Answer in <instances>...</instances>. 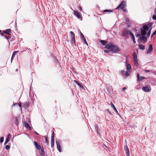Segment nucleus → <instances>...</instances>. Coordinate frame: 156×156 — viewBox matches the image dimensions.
<instances>
[{"mask_svg": "<svg viewBox=\"0 0 156 156\" xmlns=\"http://www.w3.org/2000/svg\"><path fill=\"white\" fill-rule=\"evenodd\" d=\"M100 42L102 45H106L105 48L106 49H118L117 46L115 45L112 42L107 44L108 41L106 40H101Z\"/></svg>", "mask_w": 156, "mask_h": 156, "instance_id": "1", "label": "nucleus"}, {"mask_svg": "<svg viewBox=\"0 0 156 156\" xmlns=\"http://www.w3.org/2000/svg\"><path fill=\"white\" fill-rule=\"evenodd\" d=\"M120 50V49H105L104 51L106 53L112 54L117 53Z\"/></svg>", "mask_w": 156, "mask_h": 156, "instance_id": "2", "label": "nucleus"}, {"mask_svg": "<svg viewBox=\"0 0 156 156\" xmlns=\"http://www.w3.org/2000/svg\"><path fill=\"white\" fill-rule=\"evenodd\" d=\"M70 36L71 37V43L72 44L74 45L75 44V34L73 32L71 31L70 32Z\"/></svg>", "mask_w": 156, "mask_h": 156, "instance_id": "3", "label": "nucleus"}, {"mask_svg": "<svg viewBox=\"0 0 156 156\" xmlns=\"http://www.w3.org/2000/svg\"><path fill=\"white\" fill-rule=\"evenodd\" d=\"M131 30H128L126 28H124L122 31V35L126 38L128 37V34H129V31Z\"/></svg>", "mask_w": 156, "mask_h": 156, "instance_id": "4", "label": "nucleus"}, {"mask_svg": "<svg viewBox=\"0 0 156 156\" xmlns=\"http://www.w3.org/2000/svg\"><path fill=\"white\" fill-rule=\"evenodd\" d=\"M126 2L123 1L122 2L120 3V4L116 8V9H119V8H120L121 9L124 10L125 11V10L124 9L126 7Z\"/></svg>", "mask_w": 156, "mask_h": 156, "instance_id": "5", "label": "nucleus"}, {"mask_svg": "<svg viewBox=\"0 0 156 156\" xmlns=\"http://www.w3.org/2000/svg\"><path fill=\"white\" fill-rule=\"evenodd\" d=\"M143 90L145 92H148L151 91V89L150 86L147 85L142 88Z\"/></svg>", "mask_w": 156, "mask_h": 156, "instance_id": "6", "label": "nucleus"}, {"mask_svg": "<svg viewBox=\"0 0 156 156\" xmlns=\"http://www.w3.org/2000/svg\"><path fill=\"white\" fill-rule=\"evenodd\" d=\"M56 144L57 148L58 151L61 152V151L60 144L61 143V141L60 140L57 141L56 140Z\"/></svg>", "mask_w": 156, "mask_h": 156, "instance_id": "7", "label": "nucleus"}, {"mask_svg": "<svg viewBox=\"0 0 156 156\" xmlns=\"http://www.w3.org/2000/svg\"><path fill=\"white\" fill-rule=\"evenodd\" d=\"M54 133L53 132V133L51 136V147L52 148H53L54 146Z\"/></svg>", "mask_w": 156, "mask_h": 156, "instance_id": "8", "label": "nucleus"}, {"mask_svg": "<svg viewBox=\"0 0 156 156\" xmlns=\"http://www.w3.org/2000/svg\"><path fill=\"white\" fill-rule=\"evenodd\" d=\"M124 149L125 151V153L127 156H129V152L128 147L127 145L124 147Z\"/></svg>", "mask_w": 156, "mask_h": 156, "instance_id": "9", "label": "nucleus"}, {"mask_svg": "<svg viewBox=\"0 0 156 156\" xmlns=\"http://www.w3.org/2000/svg\"><path fill=\"white\" fill-rule=\"evenodd\" d=\"M74 14L75 16H76L78 19L81 18V15L80 13L78 11H74Z\"/></svg>", "mask_w": 156, "mask_h": 156, "instance_id": "10", "label": "nucleus"}, {"mask_svg": "<svg viewBox=\"0 0 156 156\" xmlns=\"http://www.w3.org/2000/svg\"><path fill=\"white\" fill-rule=\"evenodd\" d=\"M137 80L139 81L145 79V77L144 76H140L138 73H137Z\"/></svg>", "mask_w": 156, "mask_h": 156, "instance_id": "11", "label": "nucleus"}, {"mask_svg": "<svg viewBox=\"0 0 156 156\" xmlns=\"http://www.w3.org/2000/svg\"><path fill=\"white\" fill-rule=\"evenodd\" d=\"M121 73L123 75H126L127 76H129L130 74L128 72L124 70H122Z\"/></svg>", "mask_w": 156, "mask_h": 156, "instance_id": "12", "label": "nucleus"}, {"mask_svg": "<svg viewBox=\"0 0 156 156\" xmlns=\"http://www.w3.org/2000/svg\"><path fill=\"white\" fill-rule=\"evenodd\" d=\"M34 144L35 147H36V148L38 150H40V149L41 148V146L39 145L37 142L36 141H34Z\"/></svg>", "mask_w": 156, "mask_h": 156, "instance_id": "13", "label": "nucleus"}, {"mask_svg": "<svg viewBox=\"0 0 156 156\" xmlns=\"http://www.w3.org/2000/svg\"><path fill=\"white\" fill-rule=\"evenodd\" d=\"M19 51H14L13 52V53H12V57H11V62L12 63V60L14 58V57L15 56V55H16V54Z\"/></svg>", "mask_w": 156, "mask_h": 156, "instance_id": "14", "label": "nucleus"}, {"mask_svg": "<svg viewBox=\"0 0 156 156\" xmlns=\"http://www.w3.org/2000/svg\"><path fill=\"white\" fill-rule=\"evenodd\" d=\"M126 69L128 71L130 72H131V65L129 64H126Z\"/></svg>", "mask_w": 156, "mask_h": 156, "instance_id": "15", "label": "nucleus"}, {"mask_svg": "<svg viewBox=\"0 0 156 156\" xmlns=\"http://www.w3.org/2000/svg\"><path fill=\"white\" fill-rule=\"evenodd\" d=\"M11 30L10 29L6 30H5L3 31V32L4 33L7 34L9 35H10L11 34L10 33L11 32Z\"/></svg>", "mask_w": 156, "mask_h": 156, "instance_id": "16", "label": "nucleus"}, {"mask_svg": "<svg viewBox=\"0 0 156 156\" xmlns=\"http://www.w3.org/2000/svg\"><path fill=\"white\" fill-rule=\"evenodd\" d=\"M133 55L134 60H138L137 54L135 51H134Z\"/></svg>", "mask_w": 156, "mask_h": 156, "instance_id": "17", "label": "nucleus"}, {"mask_svg": "<svg viewBox=\"0 0 156 156\" xmlns=\"http://www.w3.org/2000/svg\"><path fill=\"white\" fill-rule=\"evenodd\" d=\"M140 40L142 41L145 42L147 41V38L145 36H142L140 37Z\"/></svg>", "mask_w": 156, "mask_h": 156, "instance_id": "18", "label": "nucleus"}, {"mask_svg": "<svg viewBox=\"0 0 156 156\" xmlns=\"http://www.w3.org/2000/svg\"><path fill=\"white\" fill-rule=\"evenodd\" d=\"M25 127L27 129H29L30 130L32 129L31 128L30 126L28 123H26L25 122Z\"/></svg>", "mask_w": 156, "mask_h": 156, "instance_id": "19", "label": "nucleus"}, {"mask_svg": "<svg viewBox=\"0 0 156 156\" xmlns=\"http://www.w3.org/2000/svg\"><path fill=\"white\" fill-rule=\"evenodd\" d=\"M129 34L132 37V40H133L134 42H135V37L134 36L133 34V33L131 31H129Z\"/></svg>", "mask_w": 156, "mask_h": 156, "instance_id": "20", "label": "nucleus"}, {"mask_svg": "<svg viewBox=\"0 0 156 156\" xmlns=\"http://www.w3.org/2000/svg\"><path fill=\"white\" fill-rule=\"evenodd\" d=\"M41 152H40V154L41 156H44L45 153L44 152V149L43 148H41Z\"/></svg>", "mask_w": 156, "mask_h": 156, "instance_id": "21", "label": "nucleus"}, {"mask_svg": "<svg viewBox=\"0 0 156 156\" xmlns=\"http://www.w3.org/2000/svg\"><path fill=\"white\" fill-rule=\"evenodd\" d=\"M111 104L112 107L114 109L115 111V112L116 113H117L118 114H119V113H118V111L116 109V108L115 107V106L114 105V104L112 103H111Z\"/></svg>", "mask_w": 156, "mask_h": 156, "instance_id": "22", "label": "nucleus"}, {"mask_svg": "<svg viewBox=\"0 0 156 156\" xmlns=\"http://www.w3.org/2000/svg\"><path fill=\"white\" fill-rule=\"evenodd\" d=\"M146 31L143 30L142 28H141V34L143 36H144L146 34Z\"/></svg>", "mask_w": 156, "mask_h": 156, "instance_id": "23", "label": "nucleus"}, {"mask_svg": "<svg viewBox=\"0 0 156 156\" xmlns=\"http://www.w3.org/2000/svg\"><path fill=\"white\" fill-rule=\"evenodd\" d=\"M143 30L147 31L148 30V27L147 25H144L143 27Z\"/></svg>", "mask_w": 156, "mask_h": 156, "instance_id": "24", "label": "nucleus"}, {"mask_svg": "<svg viewBox=\"0 0 156 156\" xmlns=\"http://www.w3.org/2000/svg\"><path fill=\"white\" fill-rule=\"evenodd\" d=\"M15 124L16 125L18 126L19 124V121L17 117L15 118Z\"/></svg>", "mask_w": 156, "mask_h": 156, "instance_id": "25", "label": "nucleus"}, {"mask_svg": "<svg viewBox=\"0 0 156 156\" xmlns=\"http://www.w3.org/2000/svg\"><path fill=\"white\" fill-rule=\"evenodd\" d=\"M24 106L25 108H28L29 106V102L28 101H26L24 103Z\"/></svg>", "mask_w": 156, "mask_h": 156, "instance_id": "26", "label": "nucleus"}, {"mask_svg": "<svg viewBox=\"0 0 156 156\" xmlns=\"http://www.w3.org/2000/svg\"><path fill=\"white\" fill-rule=\"evenodd\" d=\"M138 45L140 49H145V46L143 44H139Z\"/></svg>", "mask_w": 156, "mask_h": 156, "instance_id": "27", "label": "nucleus"}, {"mask_svg": "<svg viewBox=\"0 0 156 156\" xmlns=\"http://www.w3.org/2000/svg\"><path fill=\"white\" fill-rule=\"evenodd\" d=\"M52 55L53 56V59L54 60V61L56 63L58 62V60L57 59V58L55 56H54L53 55Z\"/></svg>", "mask_w": 156, "mask_h": 156, "instance_id": "28", "label": "nucleus"}, {"mask_svg": "<svg viewBox=\"0 0 156 156\" xmlns=\"http://www.w3.org/2000/svg\"><path fill=\"white\" fill-rule=\"evenodd\" d=\"M134 65L135 66H137L138 65L139 63L138 62V60H134Z\"/></svg>", "mask_w": 156, "mask_h": 156, "instance_id": "29", "label": "nucleus"}, {"mask_svg": "<svg viewBox=\"0 0 156 156\" xmlns=\"http://www.w3.org/2000/svg\"><path fill=\"white\" fill-rule=\"evenodd\" d=\"M112 12V11L110 10H108V9H105L103 10V12L104 13L106 12Z\"/></svg>", "mask_w": 156, "mask_h": 156, "instance_id": "30", "label": "nucleus"}, {"mask_svg": "<svg viewBox=\"0 0 156 156\" xmlns=\"http://www.w3.org/2000/svg\"><path fill=\"white\" fill-rule=\"evenodd\" d=\"M77 85L79 86L80 88H82V89H83L84 88V87H83V85H82L81 83H78Z\"/></svg>", "mask_w": 156, "mask_h": 156, "instance_id": "31", "label": "nucleus"}, {"mask_svg": "<svg viewBox=\"0 0 156 156\" xmlns=\"http://www.w3.org/2000/svg\"><path fill=\"white\" fill-rule=\"evenodd\" d=\"M152 50L153 49H148V50L147 51V54H148L151 53L152 52Z\"/></svg>", "mask_w": 156, "mask_h": 156, "instance_id": "32", "label": "nucleus"}, {"mask_svg": "<svg viewBox=\"0 0 156 156\" xmlns=\"http://www.w3.org/2000/svg\"><path fill=\"white\" fill-rule=\"evenodd\" d=\"M80 35H81V38H82L83 40L84 39H85L83 35V34L81 32H80Z\"/></svg>", "mask_w": 156, "mask_h": 156, "instance_id": "33", "label": "nucleus"}, {"mask_svg": "<svg viewBox=\"0 0 156 156\" xmlns=\"http://www.w3.org/2000/svg\"><path fill=\"white\" fill-rule=\"evenodd\" d=\"M11 136L10 134H8L7 135V136L6 139H8L9 140V139L11 138Z\"/></svg>", "mask_w": 156, "mask_h": 156, "instance_id": "34", "label": "nucleus"}, {"mask_svg": "<svg viewBox=\"0 0 156 156\" xmlns=\"http://www.w3.org/2000/svg\"><path fill=\"white\" fill-rule=\"evenodd\" d=\"M45 142L46 143H47V144H48L49 143L48 141V139L46 136H45Z\"/></svg>", "mask_w": 156, "mask_h": 156, "instance_id": "35", "label": "nucleus"}, {"mask_svg": "<svg viewBox=\"0 0 156 156\" xmlns=\"http://www.w3.org/2000/svg\"><path fill=\"white\" fill-rule=\"evenodd\" d=\"M4 137H1L0 138V143H2L3 142Z\"/></svg>", "mask_w": 156, "mask_h": 156, "instance_id": "36", "label": "nucleus"}, {"mask_svg": "<svg viewBox=\"0 0 156 156\" xmlns=\"http://www.w3.org/2000/svg\"><path fill=\"white\" fill-rule=\"evenodd\" d=\"M152 19L155 20H156V14H154L152 16Z\"/></svg>", "mask_w": 156, "mask_h": 156, "instance_id": "37", "label": "nucleus"}, {"mask_svg": "<svg viewBox=\"0 0 156 156\" xmlns=\"http://www.w3.org/2000/svg\"><path fill=\"white\" fill-rule=\"evenodd\" d=\"M10 146L8 145H6L5 146V148L6 150H9L10 148Z\"/></svg>", "mask_w": 156, "mask_h": 156, "instance_id": "38", "label": "nucleus"}, {"mask_svg": "<svg viewBox=\"0 0 156 156\" xmlns=\"http://www.w3.org/2000/svg\"><path fill=\"white\" fill-rule=\"evenodd\" d=\"M9 140L6 139L4 143V144L6 145L8 143V142H9Z\"/></svg>", "mask_w": 156, "mask_h": 156, "instance_id": "39", "label": "nucleus"}, {"mask_svg": "<svg viewBox=\"0 0 156 156\" xmlns=\"http://www.w3.org/2000/svg\"><path fill=\"white\" fill-rule=\"evenodd\" d=\"M155 34H156V30L155 31H154L153 33V34H152L151 36V37H153V36L154 35H155Z\"/></svg>", "mask_w": 156, "mask_h": 156, "instance_id": "40", "label": "nucleus"}, {"mask_svg": "<svg viewBox=\"0 0 156 156\" xmlns=\"http://www.w3.org/2000/svg\"><path fill=\"white\" fill-rule=\"evenodd\" d=\"M151 30H150L148 32V33H147V37H149L150 35V34H151Z\"/></svg>", "mask_w": 156, "mask_h": 156, "instance_id": "41", "label": "nucleus"}, {"mask_svg": "<svg viewBox=\"0 0 156 156\" xmlns=\"http://www.w3.org/2000/svg\"><path fill=\"white\" fill-rule=\"evenodd\" d=\"M95 129H97V130H98L99 129V128L98 127V126L96 124L95 126Z\"/></svg>", "mask_w": 156, "mask_h": 156, "instance_id": "42", "label": "nucleus"}, {"mask_svg": "<svg viewBox=\"0 0 156 156\" xmlns=\"http://www.w3.org/2000/svg\"><path fill=\"white\" fill-rule=\"evenodd\" d=\"M148 49H153V47L152 44H150L149 45Z\"/></svg>", "mask_w": 156, "mask_h": 156, "instance_id": "43", "label": "nucleus"}, {"mask_svg": "<svg viewBox=\"0 0 156 156\" xmlns=\"http://www.w3.org/2000/svg\"><path fill=\"white\" fill-rule=\"evenodd\" d=\"M144 71L146 73H148L151 72L150 70H148L147 69H145L144 70Z\"/></svg>", "mask_w": 156, "mask_h": 156, "instance_id": "44", "label": "nucleus"}, {"mask_svg": "<svg viewBox=\"0 0 156 156\" xmlns=\"http://www.w3.org/2000/svg\"><path fill=\"white\" fill-rule=\"evenodd\" d=\"M83 41H84V43L87 45H88V44L86 41V39H84L83 40Z\"/></svg>", "mask_w": 156, "mask_h": 156, "instance_id": "45", "label": "nucleus"}, {"mask_svg": "<svg viewBox=\"0 0 156 156\" xmlns=\"http://www.w3.org/2000/svg\"><path fill=\"white\" fill-rule=\"evenodd\" d=\"M126 22H128L129 21V20L128 18H126Z\"/></svg>", "mask_w": 156, "mask_h": 156, "instance_id": "46", "label": "nucleus"}, {"mask_svg": "<svg viewBox=\"0 0 156 156\" xmlns=\"http://www.w3.org/2000/svg\"><path fill=\"white\" fill-rule=\"evenodd\" d=\"M148 25L150 27H151L152 25V23H149L148 24Z\"/></svg>", "mask_w": 156, "mask_h": 156, "instance_id": "47", "label": "nucleus"}, {"mask_svg": "<svg viewBox=\"0 0 156 156\" xmlns=\"http://www.w3.org/2000/svg\"><path fill=\"white\" fill-rule=\"evenodd\" d=\"M34 133L35 134H36L37 135H39V134L37 133V132H36V131H34Z\"/></svg>", "mask_w": 156, "mask_h": 156, "instance_id": "48", "label": "nucleus"}, {"mask_svg": "<svg viewBox=\"0 0 156 156\" xmlns=\"http://www.w3.org/2000/svg\"><path fill=\"white\" fill-rule=\"evenodd\" d=\"M106 111L110 114H111V112H110V111H109V110L108 109H106Z\"/></svg>", "mask_w": 156, "mask_h": 156, "instance_id": "49", "label": "nucleus"}, {"mask_svg": "<svg viewBox=\"0 0 156 156\" xmlns=\"http://www.w3.org/2000/svg\"><path fill=\"white\" fill-rule=\"evenodd\" d=\"M18 105L19 106V107H20L21 108V104L20 103H19L18 104Z\"/></svg>", "mask_w": 156, "mask_h": 156, "instance_id": "50", "label": "nucleus"}, {"mask_svg": "<svg viewBox=\"0 0 156 156\" xmlns=\"http://www.w3.org/2000/svg\"><path fill=\"white\" fill-rule=\"evenodd\" d=\"M80 10V11H82V7L81 6H79V8Z\"/></svg>", "mask_w": 156, "mask_h": 156, "instance_id": "51", "label": "nucleus"}, {"mask_svg": "<svg viewBox=\"0 0 156 156\" xmlns=\"http://www.w3.org/2000/svg\"><path fill=\"white\" fill-rule=\"evenodd\" d=\"M126 89V87H123L122 89V91H124Z\"/></svg>", "mask_w": 156, "mask_h": 156, "instance_id": "52", "label": "nucleus"}, {"mask_svg": "<svg viewBox=\"0 0 156 156\" xmlns=\"http://www.w3.org/2000/svg\"><path fill=\"white\" fill-rule=\"evenodd\" d=\"M4 36L5 37V38H6L7 39H8L9 38V36H6L5 35Z\"/></svg>", "mask_w": 156, "mask_h": 156, "instance_id": "53", "label": "nucleus"}, {"mask_svg": "<svg viewBox=\"0 0 156 156\" xmlns=\"http://www.w3.org/2000/svg\"><path fill=\"white\" fill-rule=\"evenodd\" d=\"M74 81L75 82V83H76L77 84L78 83H79V82L78 81H77V80H75Z\"/></svg>", "mask_w": 156, "mask_h": 156, "instance_id": "54", "label": "nucleus"}, {"mask_svg": "<svg viewBox=\"0 0 156 156\" xmlns=\"http://www.w3.org/2000/svg\"><path fill=\"white\" fill-rule=\"evenodd\" d=\"M0 33L1 34V35H2V36H5L3 33H1H1Z\"/></svg>", "mask_w": 156, "mask_h": 156, "instance_id": "55", "label": "nucleus"}, {"mask_svg": "<svg viewBox=\"0 0 156 156\" xmlns=\"http://www.w3.org/2000/svg\"><path fill=\"white\" fill-rule=\"evenodd\" d=\"M124 56L125 57H126V58H127V56H126V54H124Z\"/></svg>", "mask_w": 156, "mask_h": 156, "instance_id": "56", "label": "nucleus"}, {"mask_svg": "<svg viewBox=\"0 0 156 156\" xmlns=\"http://www.w3.org/2000/svg\"><path fill=\"white\" fill-rule=\"evenodd\" d=\"M155 14H156V8L154 10Z\"/></svg>", "mask_w": 156, "mask_h": 156, "instance_id": "57", "label": "nucleus"}, {"mask_svg": "<svg viewBox=\"0 0 156 156\" xmlns=\"http://www.w3.org/2000/svg\"><path fill=\"white\" fill-rule=\"evenodd\" d=\"M13 105H17V104H16H16H15V103H14V102H13Z\"/></svg>", "mask_w": 156, "mask_h": 156, "instance_id": "58", "label": "nucleus"}, {"mask_svg": "<svg viewBox=\"0 0 156 156\" xmlns=\"http://www.w3.org/2000/svg\"><path fill=\"white\" fill-rule=\"evenodd\" d=\"M140 36V35H139V34H137V36Z\"/></svg>", "mask_w": 156, "mask_h": 156, "instance_id": "59", "label": "nucleus"}, {"mask_svg": "<svg viewBox=\"0 0 156 156\" xmlns=\"http://www.w3.org/2000/svg\"><path fill=\"white\" fill-rule=\"evenodd\" d=\"M16 71H18V69H16Z\"/></svg>", "mask_w": 156, "mask_h": 156, "instance_id": "60", "label": "nucleus"}, {"mask_svg": "<svg viewBox=\"0 0 156 156\" xmlns=\"http://www.w3.org/2000/svg\"><path fill=\"white\" fill-rule=\"evenodd\" d=\"M1 30H0V33H1Z\"/></svg>", "mask_w": 156, "mask_h": 156, "instance_id": "61", "label": "nucleus"}, {"mask_svg": "<svg viewBox=\"0 0 156 156\" xmlns=\"http://www.w3.org/2000/svg\"><path fill=\"white\" fill-rule=\"evenodd\" d=\"M137 50H136V51H137V52H138V51H137V49H136Z\"/></svg>", "mask_w": 156, "mask_h": 156, "instance_id": "62", "label": "nucleus"}]
</instances>
